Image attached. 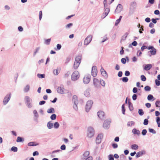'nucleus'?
Listing matches in <instances>:
<instances>
[{"label": "nucleus", "mask_w": 160, "mask_h": 160, "mask_svg": "<svg viewBox=\"0 0 160 160\" xmlns=\"http://www.w3.org/2000/svg\"><path fill=\"white\" fill-rule=\"evenodd\" d=\"M149 132L154 134H155L156 132V131L153 129L152 128H149Z\"/></svg>", "instance_id": "obj_47"}, {"label": "nucleus", "mask_w": 160, "mask_h": 160, "mask_svg": "<svg viewBox=\"0 0 160 160\" xmlns=\"http://www.w3.org/2000/svg\"><path fill=\"white\" fill-rule=\"evenodd\" d=\"M132 132L134 134L139 135L140 133V131L139 130H137L135 128H134L132 130Z\"/></svg>", "instance_id": "obj_22"}, {"label": "nucleus", "mask_w": 160, "mask_h": 160, "mask_svg": "<svg viewBox=\"0 0 160 160\" xmlns=\"http://www.w3.org/2000/svg\"><path fill=\"white\" fill-rule=\"evenodd\" d=\"M132 99L133 100H135L137 98V95L136 94H134L132 97Z\"/></svg>", "instance_id": "obj_52"}, {"label": "nucleus", "mask_w": 160, "mask_h": 160, "mask_svg": "<svg viewBox=\"0 0 160 160\" xmlns=\"http://www.w3.org/2000/svg\"><path fill=\"white\" fill-rule=\"evenodd\" d=\"M128 78L127 77H124L122 78V81L123 82H127L128 81Z\"/></svg>", "instance_id": "obj_38"}, {"label": "nucleus", "mask_w": 160, "mask_h": 160, "mask_svg": "<svg viewBox=\"0 0 160 160\" xmlns=\"http://www.w3.org/2000/svg\"><path fill=\"white\" fill-rule=\"evenodd\" d=\"M57 47L58 50H60L61 48V45L59 44H58L57 45Z\"/></svg>", "instance_id": "obj_64"}, {"label": "nucleus", "mask_w": 160, "mask_h": 160, "mask_svg": "<svg viewBox=\"0 0 160 160\" xmlns=\"http://www.w3.org/2000/svg\"><path fill=\"white\" fill-rule=\"evenodd\" d=\"M155 84L156 85L159 86L160 85V81L158 79H156L155 80Z\"/></svg>", "instance_id": "obj_45"}, {"label": "nucleus", "mask_w": 160, "mask_h": 160, "mask_svg": "<svg viewBox=\"0 0 160 160\" xmlns=\"http://www.w3.org/2000/svg\"><path fill=\"white\" fill-rule=\"evenodd\" d=\"M47 126L49 129H51L52 128L53 126V124L50 122H49L48 123Z\"/></svg>", "instance_id": "obj_28"}, {"label": "nucleus", "mask_w": 160, "mask_h": 160, "mask_svg": "<svg viewBox=\"0 0 160 160\" xmlns=\"http://www.w3.org/2000/svg\"><path fill=\"white\" fill-rule=\"evenodd\" d=\"M144 89L145 91H149L150 90L151 88L148 86H147L144 88Z\"/></svg>", "instance_id": "obj_46"}, {"label": "nucleus", "mask_w": 160, "mask_h": 160, "mask_svg": "<svg viewBox=\"0 0 160 160\" xmlns=\"http://www.w3.org/2000/svg\"><path fill=\"white\" fill-rule=\"evenodd\" d=\"M89 151H86L83 154L84 157L83 159H85L86 158L88 157V156L89 155Z\"/></svg>", "instance_id": "obj_21"}, {"label": "nucleus", "mask_w": 160, "mask_h": 160, "mask_svg": "<svg viewBox=\"0 0 160 160\" xmlns=\"http://www.w3.org/2000/svg\"><path fill=\"white\" fill-rule=\"evenodd\" d=\"M109 158V160H114V158L113 156L112 155L110 154L108 156Z\"/></svg>", "instance_id": "obj_48"}, {"label": "nucleus", "mask_w": 160, "mask_h": 160, "mask_svg": "<svg viewBox=\"0 0 160 160\" xmlns=\"http://www.w3.org/2000/svg\"><path fill=\"white\" fill-rule=\"evenodd\" d=\"M110 122L109 120H106L104 121L103 124V127L105 129H107L109 126Z\"/></svg>", "instance_id": "obj_10"}, {"label": "nucleus", "mask_w": 160, "mask_h": 160, "mask_svg": "<svg viewBox=\"0 0 160 160\" xmlns=\"http://www.w3.org/2000/svg\"><path fill=\"white\" fill-rule=\"evenodd\" d=\"M90 88H87L84 92V95L86 97H89L90 96Z\"/></svg>", "instance_id": "obj_16"}, {"label": "nucleus", "mask_w": 160, "mask_h": 160, "mask_svg": "<svg viewBox=\"0 0 160 160\" xmlns=\"http://www.w3.org/2000/svg\"><path fill=\"white\" fill-rule=\"evenodd\" d=\"M37 144H35L33 142H30L28 143V145L29 146H36Z\"/></svg>", "instance_id": "obj_34"}, {"label": "nucleus", "mask_w": 160, "mask_h": 160, "mask_svg": "<svg viewBox=\"0 0 160 160\" xmlns=\"http://www.w3.org/2000/svg\"><path fill=\"white\" fill-rule=\"evenodd\" d=\"M47 112L48 113H53L54 112V110L53 108H51L48 110Z\"/></svg>", "instance_id": "obj_31"}, {"label": "nucleus", "mask_w": 160, "mask_h": 160, "mask_svg": "<svg viewBox=\"0 0 160 160\" xmlns=\"http://www.w3.org/2000/svg\"><path fill=\"white\" fill-rule=\"evenodd\" d=\"M112 146L114 148H117L118 147L117 144L115 143L112 144Z\"/></svg>", "instance_id": "obj_57"}, {"label": "nucleus", "mask_w": 160, "mask_h": 160, "mask_svg": "<svg viewBox=\"0 0 160 160\" xmlns=\"http://www.w3.org/2000/svg\"><path fill=\"white\" fill-rule=\"evenodd\" d=\"M91 76L90 75H85L84 77L83 82L85 84H88L90 80Z\"/></svg>", "instance_id": "obj_6"}, {"label": "nucleus", "mask_w": 160, "mask_h": 160, "mask_svg": "<svg viewBox=\"0 0 160 160\" xmlns=\"http://www.w3.org/2000/svg\"><path fill=\"white\" fill-rule=\"evenodd\" d=\"M129 107L130 111H132L133 109V108L132 104L130 102H128Z\"/></svg>", "instance_id": "obj_27"}, {"label": "nucleus", "mask_w": 160, "mask_h": 160, "mask_svg": "<svg viewBox=\"0 0 160 160\" xmlns=\"http://www.w3.org/2000/svg\"><path fill=\"white\" fill-rule=\"evenodd\" d=\"M147 132V130L146 129H143L142 130V134L143 135H146V133Z\"/></svg>", "instance_id": "obj_58"}, {"label": "nucleus", "mask_w": 160, "mask_h": 160, "mask_svg": "<svg viewBox=\"0 0 160 160\" xmlns=\"http://www.w3.org/2000/svg\"><path fill=\"white\" fill-rule=\"evenodd\" d=\"M37 76L39 78H45V75L44 74H38Z\"/></svg>", "instance_id": "obj_32"}, {"label": "nucleus", "mask_w": 160, "mask_h": 160, "mask_svg": "<svg viewBox=\"0 0 160 160\" xmlns=\"http://www.w3.org/2000/svg\"><path fill=\"white\" fill-rule=\"evenodd\" d=\"M92 38V35H89L85 39L84 44L85 45H87L91 41Z\"/></svg>", "instance_id": "obj_3"}, {"label": "nucleus", "mask_w": 160, "mask_h": 160, "mask_svg": "<svg viewBox=\"0 0 160 160\" xmlns=\"http://www.w3.org/2000/svg\"><path fill=\"white\" fill-rule=\"evenodd\" d=\"M133 92L134 93H136L137 92V88H134L132 90Z\"/></svg>", "instance_id": "obj_62"}, {"label": "nucleus", "mask_w": 160, "mask_h": 160, "mask_svg": "<svg viewBox=\"0 0 160 160\" xmlns=\"http://www.w3.org/2000/svg\"><path fill=\"white\" fill-rule=\"evenodd\" d=\"M137 44L138 43L136 41H134L132 43V45L133 46H136V45H137Z\"/></svg>", "instance_id": "obj_61"}, {"label": "nucleus", "mask_w": 160, "mask_h": 160, "mask_svg": "<svg viewBox=\"0 0 160 160\" xmlns=\"http://www.w3.org/2000/svg\"><path fill=\"white\" fill-rule=\"evenodd\" d=\"M130 72L128 71H126L125 72V75L126 76H129L130 75Z\"/></svg>", "instance_id": "obj_54"}, {"label": "nucleus", "mask_w": 160, "mask_h": 160, "mask_svg": "<svg viewBox=\"0 0 160 160\" xmlns=\"http://www.w3.org/2000/svg\"><path fill=\"white\" fill-rule=\"evenodd\" d=\"M156 106L157 107H160V101H157L155 103Z\"/></svg>", "instance_id": "obj_44"}, {"label": "nucleus", "mask_w": 160, "mask_h": 160, "mask_svg": "<svg viewBox=\"0 0 160 160\" xmlns=\"http://www.w3.org/2000/svg\"><path fill=\"white\" fill-rule=\"evenodd\" d=\"M101 74L104 76H106L107 75L106 71L104 70L103 68H101Z\"/></svg>", "instance_id": "obj_19"}, {"label": "nucleus", "mask_w": 160, "mask_h": 160, "mask_svg": "<svg viewBox=\"0 0 160 160\" xmlns=\"http://www.w3.org/2000/svg\"><path fill=\"white\" fill-rule=\"evenodd\" d=\"M97 114L98 117L101 119L103 118L104 116V112L102 111H99L98 112Z\"/></svg>", "instance_id": "obj_14"}, {"label": "nucleus", "mask_w": 160, "mask_h": 160, "mask_svg": "<svg viewBox=\"0 0 160 160\" xmlns=\"http://www.w3.org/2000/svg\"><path fill=\"white\" fill-rule=\"evenodd\" d=\"M143 154V153L142 152H139L137 153L136 156L137 158H138L142 156Z\"/></svg>", "instance_id": "obj_30"}, {"label": "nucleus", "mask_w": 160, "mask_h": 160, "mask_svg": "<svg viewBox=\"0 0 160 160\" xmlns=\"http://www.w3.org/2000/svg\"><path fill=\"white\" fill-rule=\"evenodd\" d=\"M11 150L14 152H16L18 151V148L16 147L13 146Z\"/></svg>", "instance_id": "obj_42"}, {"label": "nucleus", "mask_w": 160, "mask_h": 160, "mask_svg": "<svg viewBox=\"0 0 160 160\" xmlns=\"http://www.w3.org/2000/svg\"><path fill=\"white\" fill-rule=\"evenodd\" d=\"M121 62L123 64H125L126 62V60L125 58H122L121 60Z\"/></svg>", "instance_id": "obj_56"}, {"label": "nucleus", "mask_w": 160, "mask_h": 160, "mask_svg": "<svg viewBox=\"0 0 160 160\" xmlns=\"http://www.w3.org/2000/svg\"><path fill=\"white\" fill-rule=\"evenodd\" d=\"M64 90L65 89L63 87H59L57 88V92L63 94L64 93Z\"/></svg>", "instance_id": "obj_13"}, {"label": "nucleus", "mask_w": 160, "mask_h": 160, "mask_svg": "<svg viewBox=\"0 0 160 160\" xmlns=\"http://www.w3.org/2000/svg\"><path fill=\"white\" fill-rule=\"evenodd\" d=\"M134 122L133 121H130L128 122L127 124V125L128 126H131L132 125H134Z\"/></svg>", "instance_id": "obj_33"}, {"label": "nucleus", "mask_w": 160, "mask_h": 160, "mask_svg": "<svg viewBox=\"0 0 160 160\" xmlns=\"http://www.w3.org/2000/svg\"><path fill=\"white\" fill-rule=\"evenodd\" d=\"M53 73L55 75H58V73L57 69L54 70L53 71Z\"/></svg>", "instance_id": "obj_53"}, {"label": "nucleus", "mask_w": 160, "mask_h": 160, "mask_svg": "<svg viewBox=\"0 0 160 160\" xmlns=\"http://www.w3.org/2000/svg\"><path fill=\"white\" fill-rule=\"evenodd\" d=\"M72 23H69L68 24L66 25V28H69L70 27L72 26Z\"/></svg>", "instance_id": "obj_60"}, {"label": "nucleus", "mask_w": 160, "mask_h": 160, "mask_svg": "<svg viewBox=\"0 0 160 160\" xmlns=\"http://www.w3.org/2000/svg\"><path fill=\"white\" fill-rule=\"evenodd\" d=\"M98 71L97 68L95 66L92 67L91 72L92 75L94 77H96Z\"/></svg>", "instance_id": "obj_7"}, {"label": "nucleus", "mask_w": 160, "mask_h": 160, "mask_svg": "<svg viewBox=\"0 0 160 160\" xmlns=\"http://www.w3.org/2000/svg\"><path fill=\"white\" fill-rule=\"evenodd\" d=\"M25 102L26 103L27 106L29 108L32 107V105L31 104L30 102L32 101V99H30V98L28 96H26L25 97Z\"/></svg>", "instance_id": "obj_4"}, {"label": "nucleus", "mask_w": 160, "mask_h": 160, "mask_svg": "<svg viewBox=\"0 0 160 160\" xmlns=\"http://www.w3.org/2000/svg\"><path fill=\"white\" fill-rule=\"evenodd\" d=\"M50 118L52 120H55L56 119V115L55 114H53L51 116Z\"/></svg>", "instance_id": "obj_36"}, {"label": "nucleus", "mask_w": 160, "mask_h": 160, "mask_svg": "<svg viewBox=\"0 0 160 160\" xmlns=\"http://www.w3.org/2000/svg\"><path fill=\"white\" fill-rule=\"evenodd\" d=\"M151 54L152 55H155L156 53V49L154 48L150 51Z\"/></svg>", "instance_id": "obj_24"}, {"label": "nucleus", "mask_w": 160, "mask_h": 160, "mask_svg": "<svg viewBox=\"0 0 160 160\" xmlns=\"http://www.w3.org/2000/svg\"><path fill=\"white\" fill-rule=\"evenodd\" d=\"M39 154V153L37 151H35L33 153V155L35 156V155H38Z\"/></svg>", "instance_id": "obj_63"}, {"label": "nucleus", "mask_w": 160, "mask_h": 160, "mask_svg": "<svg viewBox=\"0 0 160 160\" xmlns=\"http://www.w3.org/2000/svg\"><path fill=\"white\" fill-rule=\"evenodd\" d=\"M152 67V64H149L146 65L144 68V69L146 71H148Z\"/></svg>", "instance_id": "obj_17"}, {"label": "nucleus", "mask_w": 160, "mask_h": 160, "mask_svg": "<svg viewBox=\"0 0 160 160\" xmlns=\"http://www.w3.org/2000/svg\"><path fill=\"white\" fill-rule=\"evenodd\" d=\"M30 87L29 85H27L24 88V91L26 92H28L29 90Z\"/></svg>", "instance_id": "obj_39"}, {"label": "nucleus", "mask_w": 160, "mask_h": 160, "mask_svg": "<svg viewBox=\"0 0 160 160\" xmlns=\"http://www.w3.org/2000/svg\"><path fill=\"white\" fill-rule=\"evenodd\" d=\"M122 113L123 114H125V108L124 105L123 104L122 106Z\"/></svg>", "instance_id": "obj_35"}, {"label": "nucleus", "mask_w": 160, "mask_h": 160, "mask_svg": "<svg viewBox=\"0 0 160 160\" xmlns=\"http://www.w3.org/2000/svg\"><path fill=\"white\" fill-rule=\"evenodd\" d=\"M80 63L76 62H74L73 65V68L75 69H77Z\"/></svg>", "instance_id": "obj_23"}, {"label": "nucleus", "mask_w": 160, "mask_h": 160, "mask_svg": "<svg viewBox=\"0 0 160 160\" xmlns=\"http://www.w3.org/2000/svg\"><path fill=\"white\" fill-rule=\"evenodd\" d=\"M82 59V57L81 56H78L75 58V62H78L80 63Z\"/></svg>", "instance_id": "obj_18"}, {"label": "nucleus", "mask_w": 160, "mask_h": 160, "mask_svg": "<svg viewBox=\"0 0 160 160\" xmlns=\"http://www.w3.org/2000/svg\"><path fill=\"white\" fill-rule=\"evenodd\" d=\"M94 131L93 128L92 127H89L88 130V136L89 138H91L94 135Z\"/></svg>", "instance_id": "obj_2"}, {"label": "nucleus", "mask_w": 160, "mask_h": 160, "mask_svg": "<svg viewBox=\"0 0 160 160\" xmlns=\"http://www.w3.org/2000/svg\"><path fill=\"white\" fill-rule=\"evenodd\" d=\"M80 77L79 72L77 71H75L72 74L71 78L73 80H77Z\"/></svg>", "instance_id": "obj_1"}, {"label": "nucleus", "mask_w": 160, "mask_h": 160, "mask_svg": "<svg viewBox=\"0 0 160 160\" xmlns=\"http://www.w3.org/2000/svg\"><path fill=\"white\" fill-rule=\"evenodd\" d=\"M11 98V94H8L4 98V99L3 101V103L4 105L6 104L10 100V99Z\"/></svg>", "instance_id": "obj_9"}, {"label": "nucleus", "mask_w": 160, "mask_h": 160, "mask_svg": "<svg viewBox=\"0 0 160 160\" xmlns=\"http://www.w3.org/2000/svg\"><path fill=\"white\" fill-rule=\"evenodd\" d=\"M110 11V9L108 8H106L104 12L103 13V15L102 17V18H105L108 14Z\"/></svg>", "instance_id": "obj_12"}, {"label": "nucleus", "mask_w": 160, "mask_h": 160, "mask_svg": "<svg viewBox=\"0 0 160 160\" xmlns=\"http://www.w3.org/2000/svg\"><path fill=\"white\" fill-rule=\"evenodd\" d=\"M148 121L147 119H145L144 120L143 124L144 125H147L148 123Z\"/></svg>", "instance_id": "obj_49"}, {"label": "nucleus", "mask_w": 160, "mask_h": 160, "mask_svg": "<svg viewBox=\"0 0 160 160\" xmlns=\"http://www.w3.org/2000/svg\"><path fill=\"white\" fill-rule=\"evenodd\" d=\"M131 148L132 149L137 150L138 148V147L136 144H134L131 146Z\"/></svg>", "instance_id": "obj_25"}, {"label": "nucleus", "mask_w": 160, "mask_h": 160, "mask_svg": "<svg viewBox=\"0 0 160 160\" xmlns=\"http://www.w3.org/2000/svg\"><path fill=\"white\" fill-rule=\"evenodd\" d=\"M93 81L94 85L96 86H98L99 84V81L97 78H94Z\"/></svg>", "instance_id": "obj_20"}, {"label": "nucleus", "mask_w": 160, "mask_h": 160, "mask_svg": "<svg viewBox=\"0 0 160 160\" xmlns=\"http://www.w3.org/2000/svg\"><path fill=\"white\" fill-rule=\"evenodd\" d=\"M122 6L121 4H119L117 6V8L115 10V12L117 13H118L122 10Z\"/></svg>", "instance_id": "obj_8"}, {"label": "nucleus", "mask_w": 160, "mask_h": 160, "mask_svg": "<svg viewBox=\"0 0 160 160\" xmlns=\"http://www.w3.org/2000/svg\"><path fill=\"white\" fill-rule=\"evenodd\" d=\"M59 124L58 122L55 123L54 125V128H58L59 127Z\"/></svg>", "instance_id": "obj_43"}, {"label": "nucleus", "mask_w": 160, "mask_h": 160, "mask_svg": "<svg viewBox=\"0 0 160 160\" xmlns=\"http://www.w3.org/2000/svg\"><path fill=\"white\" fill-rule=\"evenodd\" d=\"M39 19L41 20L42 17V11L39 12Z\"/></svg>", "instance_id": "obj_59"}, {"label": "nucleus", "mask_w": 160, "mask_h": 160, "mask_svg": "<svg viewBox=\"0 0 160 160\" xmlns=\"http://www.w3.org/2000/svg\"><path fill=\"white\" fill-rule=\"evenodd\" d=\"M141 80L143 81H145L146 80V78L144 75H142L141 76Z\"/></svg>", "instance_id": "obj_40"}, {"label": "nucleus", "mask_w": 160, "mask_h": 160, "mask_svg": "<svg viewBox=\"0 0 160 160\" xmlns=\"http://www.w3.org/2000/svg\"><path fill=\"white\" fill-rule=\"evenodd\" d=\"M60 148L62 150H65L66 149V146L64 144H63L61 146Z\"/></svg>", "instance_id": "obj_51"}, {"label": "nucleus", "mask_w": 160, "mask_h": 160, "mask_svg": "<svg viewBox=\"0 0 160 160\" xmlns=\"http://www.w3.org/2000/svg\"><path fill=\"white\" fill-rule=\"evenodd\" d=\"M103 137V135L102 134H100L98 135L96 139V143L97 144H99L101 141Z\"/></svg>", "instance_id": "obj_11"}, {"label": "nucleus", "mask_w": 160, "mask_h": 160, "mask_svg": "<svg viewBox=\"0 0 160 160\" xmlns=\"http://www.w3.org/2000/svg\"><path fill=\"white\" fill-rule=\"evenodd\" d=\"M93 102L92 100L88 101L86 106V109L87 112L89 111L91 108Z\"/></svg>", "instance_id": "obj_5"}, {"label": "nucleus", "mask_w": 160, "mask_h": 160, "mask_svg": "<svg viewBox=\"0 0 160 160\" xmlns=\"http://www.w3.org/2000/svg\"><path fill=\"white\" fill-rule=\"evenodd\" d=\"M122 18V16H120V17H119V19H117V20H116V22H115V26H117L118 24V23L120 22V21H121Z\"/></svg>", "instance_id": "obj_26"}, {"label": "nucleus", "mask_w": 160, "mask_h": 160, "mask_svg": "<svg viewBox=\"0 0 160 160\" xmlns=\"http://www.w3.org/2000/svg\"><path fill=\"white\" fill-rule=\"evenodd\" d=\"M51 41V39H48L45 40V42L47 44H49Z\"/></svg>", "instance_id": "obj_50"}, {"label": "nucleus", "mask_w": 160, "mask_h": 160, "mask_svg": "<svg viewBox=\"0 0 160 160\" xmlns=\"http://www.w3.org/2000/svg\"><path fill=\"white\" fill-rule=\"evenodd\" d=\"M72 101L74 102L75 105L77 107V104L78 102V99L77 97L76 96L74 95L73 96Z\"/></svg>", "instance_id": "obj_15"}, {"label": "nucleus", "mask_w": 160, "mask_h": 160, "mask_svg": "<svg viewBox=\"0 0 160 160\" xmlns=\"http://www.w3.org/2000/svg\"><path fill=\"white\" fill-rule=\"evenodd\" d=\"M154 97L152 95H149L148 97V99L149 100H151Z\"/></svg>", "instance_id": "obj_37"}, {"label": "nucleus", "mask_w": 160, "mask_h": 160, "mask_svg": "<svg viewBox=\"0 0 160 160\" xmlns=\"http://www.w3.org/2000/svg\"><path fill=\"white\" fill-rule=\"evenodd\" d=\"M24 141V139L20 137H18L16 141L17 142H20Z\"/></svg>", "instance_id": "obj_29"}, {"label": "nucleus", "mask_w": 160, "mask_h": 160, "mask_svg": "<svg viewBox=\"0 0 160 160\" xmlns=\"http://www.w3.org/2000/svg\"><path fill=\"white\" fill-rule=\"evenodd\" d=\"M100 83L102 86H105V82L103 80H101Z\"/></svg>", "instance_id": "obj_55"}, {"label": "nucleus", "mask_w": 160, "mask_h": 160, "mask_svg": "<svg viewBox=\"0 0 160 160\" xmlns=\"http://www.w3.org/2000/svg\"><path fill=\"white\" fill-rule=\"evenodd\" d=\"M138 113L140 115H142L144 114V112L142 109H139L138 110Z\"/></svg>", "instance_id": "obj_41"}]
</instances>
